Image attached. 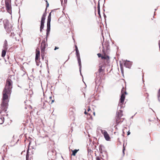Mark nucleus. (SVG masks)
<instances>
[{"instance_id": "14", "label": "nucleus", "mask_w": 160, "mask_h": 160, "mask_svg": "<svg viewBox=\"0 0 160 160\" xmlns=\"http://www.w3.org/2000/svg\"><path fill=\"white\" fill-rule=\"evenodd\" d=\"M44 22H41V25L40 26V31L42 32V29H43L44 27Z\"/></svg>"}, {"instance_id": "42", "label": "nucleus", "mask_w": 160, "mask_h": 160, "mask_svg": "<svg viewBox=\"0 0 160 160\" xmlns=\"http://www.w3.org/2000/svg\"><path fill=\"white\" fill-rule=\"evenodd\" d=\"M97 130H102L99 127V128H97Z\"/></svg>"}, {"instance_id": "18", "label": "nucleus", "mask_w": 160, "mask_h": 160, "mask_svg": "<svg viewBox=\"0 0 160 160\" xmlns=\"http://www.w3.org/2000/svg\"><path fill=\"white\" fill-rule=\"evenodd\" d=\"M120 69L121 70V73L122 76L124 77V70L122 66L121 65V64H120Z\"/></svg>"}, {"instance_id": "4", "label": "nucleus", "mask_w": 160, "mask_h": 160, "mask_svg": "<svg viewBox=\"0 0 160 160\" xmlns=\"http://www.w3.org/2000/svg\"><path fill=\"white\" fill-rule=\"evenodd\" d=\"M51 13L52 12H51L49 13L48 17L47 22V29H46V41H47L48 37L49 35L50 31V22L51 21Z\"/></svg>"}, {"instance_id": "53", "label": "nucleus", "mask_w": 160, "mask_h": 160, "mask_svg": "<svg viewBox=\"0 0 160 160\" xmlns=\"http://www.w3.org/2000/svg\"><path fill=\"white\" fill-rule=\"evenodd\" d=\"M69 56H68V59L67 60H68V59H69Z\"/></svg>"}, {"instance_id": "64", "label": "nucleus", "mask_w": 160, "mask_h": 160, "mask_svg": "<svg viewBox=\"0 0 160 160\" xmlns=\"http://www.w3.org/2000/svg\"><path fill=\"white\" fill-rule=\"evenodd\" d=\"M61 1H62V0H61ZM61 2H62V1H61Z\"/></svg>"}, {"instance_id": "63", "label": "nucleus", "mask_w": 160, "mask_h": 160, "mask_svg": "<svg viewBox=\"0 0 160 160\" xmlns=\"http://www.w3.org/2000/svg\"><path fill=\"white\" fill-rule=\"evenodd\" d=\"M142 81H143V82H144V81H143V79H142Z\"/></svg>"}, {"instance_id": "19", "label": "nucleus", "mask_w": 160, "mask_h": 160, "mask_svg": "<svg viewBox=\"0 0 160 160\" xmlns=\"http://www.w3.org/2000/svg\"><path fill=\"white\" fill-rule=\"evenodd\" d=\"M78 151H79V149H75L74 150H72V155L75 156L76 155V153H77Z\"/></svg>"}, {"instance_id": "55", "label": "nucleus", "mask_w": 160, "mask_h": 160, "mask_svg": "<svg viewBox=\"0 0 160 160\" xmlns=\"http://www.w3.org/2000/svg\"><path fill=\"white\" fill-rule=\"evenodd\" d=\"M30 143H31V142H30L29 143V145L30 144Z\"/></svg>"}, {"instance_id": "22", "label": "nucleus", "mask_w": 160, "mask_h": 160, "mask_svg": "<svg viewBox=\"0 0 160 160\" xmlns=\"http://www.w3.org/2000/svg\"><path fill=\"white\" fill-rule=\"evenodd\" d=\"M160 97V88L159 89L158 92V100L159 102H160V99L159 98Z\"/></svg>"}, {"instance_id": "17", "label": "nucleus", "mask_w": 160, "mask_h": 160, "mask_svg": "<svg viewBox=\"0 0 160 160\" xmlns=\"http://www.w3.org/2000/svg\"><path fill=\"white\" fill-rule=\"evenodd\" d=\"M130 132H129V131H128V132L127 131H126V132H124V131H123V136H128L130 134Z\"/></svg>"}, {"instance_id": "35", "label": "nucleus", "mask_w": 160, "mask_h": 160, "mask_svg": "<svg viewBox=\"0 0 160 160\" xmlns=\"http://www.w3.org/2000/svg\"><path fill=\"white\" fill-rule=\"evenodd\" d=\"M99 81V80L98 81V79H95V83H96V84H98V82Z\"/></svg>"}, {"instance_id": "23", "label": "nucleus", "mask_w": 160, "mask_h": 160, "mask_svg": "<svg viewBox=\"0 0 160 160\" xmlns=\"http://www.w3.org/2000/svg\"><path fill=\"white\" fill-rule=\"evenodd\" d=\"M45 19H46V17L42 16V18H41V22H44Z\"/></svg>"}, {"instance_id": "47", "label": "nucleus", "mask_w": 160, "mask_h": 160, "mask_svg": "<svg viewBox=\"0 0 160 160\" xmlns=\"http://www.w3.org/2000/svg\"><path fill=\"white\" fill-rule=\"evenodd\" d=\"M79 71H80V75H81L82 76V73H81V71H80L79 70Z\"/></svg>"}, {"instance_id": "7", "label": "nucleus", "mask_w": 160, "mask_h": 160, "mask_svg": "<svg viewBox=\"0 0 160 160\" xmlns=\"http://www.w3.org/2000/svg\"><path fill=\"white\" fill-rule=\"evenodd\" d=\"M76 56L77 58V59L78 61V65L79 67V69H80V71H81V60L80 57V55L79 52L78 50H76Z\"/></svg>"}, {"instance_id": "30", "label": "nucleus", "mask_w": 160, "mask_h": 160, "mask_svg": "<svg viewBox=\"0 0 160 160\" xmlns=\"http://www.w3.org/2000/svg\"><path fill=\"white\" fill-rule=\"evenodd\" d=\"M67 89V92L68 94H69V92L70 91L71 89L69 87H68V88Z\"/></svg>"}, {"instance_id": "31", "label": "nucleus", "mask_w": 160, "mask_h": 160, "mask_svg": "<svg viewBox=\"0 0 160 160\" xmlns=\"http://www.w3.org/2000/svg\"><path fill=\"white\" fill-rule=\"evenodd\" d=\"M97 55L99 58L101 57H101L102 56L101 54L100 53H98L97 54Z\"/></svg>"}, {"instance_id": "25", "label": "nucleus", "mask_w": 160, "mask_h": 160, "mask_svg": "<svg viewBox=\"0 0 160 160\" xmlns=\"http://www.w3.org/2000/svg\"><path fill=\"white\" fill-rule=\"evenodd\" d=\"M103 70V69H102V66H99V68L98 69V72L99 73L101 72Z\"/></svg>"}, {"instance_id": "49", "label": "nucleus", "mask_w": 160, "mask_h": 160, "mask_svg": "<svg viewBox=\"0 0 160 160\" xmlns=\"http://www.w3.org/2000/svg\"><path fill=\"white\" fill-rule=\"evenodd\" d=\"M31 91L32 92V94L33 92H32V90H31H31H30V92Z\"/></svg>"}, {"instance_id": "13", "label": "nucleus", "mask_w": 160, "mask_h": 160, "mask_svg": "<svg viewBox=\"0 0 160 160\" xmlns=\"http://www.w3.org/2000/svg\"><path fill=\"white\" fill-rule=\"evenodd\" d=\"M7 49H4L2 50V57H4L6 55L7 51Z\"/></svg>"}, {"instance_id": "29", "label": "nucleus", "mask_w": 160, "mask_h": 160, "mask_svg": "<svg viewBox=\"0 0 160 160\" xmlns=\"http://www.w3.org/2000/svg\"><path fill=\"white\" fill-rule=\"evenodd\" d=\"M0 119L2 120V122H1L0 123V124H2L4 122V118L3 117H1Z\"/></svg>"}, {"instance_id": "52", "label": "nucleus", "mask_w": 160, "mask_h": 160, "mask_svg": "<svg viewBox=\"0 0 160 160\" xmlns=\"http://www.w3.org/2000/svg\"><path fill=\"white\" fill-rule=\"evenodd\" d=\"M93 114L94 115H95V112H93Z\"/></svg>"}, {"instance_id": "59", "label": "nucleus", "mask_w": 160, "mask_h": 160, "mask_svg": "<svg viewBox=\"0 0 160 160\" xmlns=\"http://www.w3.org/2000/svg\"><path fill=\"white\" fill-rule=\"evenodd\" d=\"M71 130H73V129H72V128L71 129Z\"/></svg>"}, {"instance_id": "16", "label": "nucleus", "mask_w": 160, "mask_h": 160, "mask_svg": "<svg viewBox=\"0 0 160 160\" xmlns=\"http://www.w3.org/2000/svg\"><path fill=\"white\" fill-rule=\"evenodd\" d=\"M99 1H98V12L99 15H100V5L99 3Z\"/></svg>"}, {"instance_id": "56", "label": "nucleus", "mask_w": 160, "mask_h": 160, "mask_svg": "<svg viewBox=\"0 0 160 160\" xmlns=\"http://www.w3.org/2000/svg\"><path fill=\"white\" fill-rule=\"evenodd\" d=\"M156 10H157V9H155V11H156Z\"/></svg>"}, {"instance_id": "50", "label": "nucleus", "mask_w": 160, "mask_h": 160, "mask_svg": "<svg viewBox=\"0 0 160 160\" xmlns=\"http://www.w3.org/2000/svg\"><path fill=\"white\" fill-rule=\"evenodd\" d=\"M149 121H150V122H151V120L150 119H149Z\"/></svg>"}, {"instance_id": "45", "label": "nucleus", "mask_w": 160, "mask_h": 160, "mask_svg": "<svg viewBox=\"0 0 160 160\" xmlns=\"http://www.w3.org/2000/svg\"><path fill=\"white\" fill-rule=\"evenodd\" d=\"M65 3H67V0H64Z\"/></svg>"}, {"instance_id": "37", "label": "nucleus", "mask_w": 160, "mask_h": 160, "mask_svg": "<svg viewBox=\"0 0 160 160\" xmlns=\"http://www.w3.org/2000/svg\"><path fill=\"white\" fill-rule=\"evenodd\" d=\"M58 48H58V47L55 46V48H54V50H56L58 49Z\"/></svg>"}, {"instance_id": "32", "label": "nucleus", "mask_w": 160, "mask_h": 160, "mask_svg": "<svg viewBox=\"0 0 160 160\" xmlns=\"http://www.w3.org/2000/svg\"><path fill=\"white\" fill-rule=\"evenodd\" d=\"M46 8L47 9V8L48 7L49 5V3H48V1H46Z\"/></svg>"}, {"instance_id": "60", "label": "nucleus", "mask_w": 160, "mask_h": 160, "mask_svg": "<svg viewBox=\"0 0 160 160\" xmlns=\"http://www.w3.org/2000/svg\"><path fill=\"white\" fill-rule=\"evenodd\" d=\"M103 11H105V10L104 9H103Z\"/></svg>"}, {"instance_id": "48", "label": "nucleus", "mask_w": 160, "mask_h": 160, "mask_svg": "<svg viewBox=\"0 0 160 160\" xmlns=\"http://www.w3.org/2000/svg\"><path fill=\"white\" fill-rule=\"evenodd\" d=\"M52 98V97L51 96H50V97H49V98H50V99H51V98Z\"/></svg>"}, {"instance_id": "21", "label": "nucleus", "mask_w": 160, "mask_h": 160, "mask_svg": "<svg viewBox=\"0 0 160 160\" xmlns=\"http://www.w3.org/2000/svg\"><path fill=\"white\" fill-rule=\"evenodd\" d=\"M40 52L39 51V49H36V55H39L40 56Z\"/></svg>"}, {"instance_id": "43", "label": "nucleus", "mask_w": 160, "mask_h": 160, "mask_svg": "<svg viewBox=\"0 0 160 160\" xmlns=\"http://www.w3.org/2000/svg\"><path fill=\"white\" fill-rule=\"evenodd\" d=\"M84 114H87L88 113L87 112H86V110H85V112H84Z\"/></svg>"}, {"instance_id": "58", "label": "nucleus", "mask_w": 160, "mask_h": 160, "mask_svg": "<svg viewBox=\"0 0 160 160\" xmlns=\"http://www.w3.org/2000/svg\"><path fill=\"white\" fill-rule=\"evenodd\" d=\"M155 12H154V15H155Z\"/></svg>"}, {"instance_id": "24", "label": "nucleus", "mask_w": 160, "mask_h": 160, "mask_svg": "<svg viewBox=\"0 0 160 160\" xmlns=\"http://www.w3.org/2000/svg\"><path fill=\"white\" fill-rule=\"evenodd\" d=\"M40 56L39 55H36L35 58V61H37V60H39L38 59L40 57Z\"/></svg>"}, {"instance_id": "57", "label": "nucleus", "mask_w": 160, "mask_h": 160, "mask_svg": "<svg viewBox=\"0 0 160 160\" xmlns=\"http://www.w3.org/2000/svg\"><path fill=\"white\" fill-rule=\"evenodd\" d=\"M99 16L100 17H101V15H100H100H99Z\"/></svg>"}, {"instance_id": "6", "label": "nucleus", "mask_w": 160, "mask_h": 160, "mask_svg": "<svg viewBox=\"0 0 160 160\" xmlns=\"http://www.w3.org/2000/svg\"><path fill=\"white\" fill-rule=\"evenodd\" d=\"M5 5L6 9L7 12L10 14H11L12 7L11 5V2H5Z\"/></svg>"}, {"instance_id": "38", "label": "nucleus", "mask_w": 160, "mask_h": 160, "mask_svg": "<svg viewBox=\"0 0 160 160\" xmlns=\"http://www.w3.org/2000/svg\"><path fill=\"white\" fill-rule=\"evenodd\" d=\"M125 150V148H124V145H123V153L124 154V151Z\"/></svg>"}, {"instance_id": "10", "label": "nucleus", "mask_w": 160, "mask_h": 160, "mask_svg": "<svg viewBox=\"0 0 160 160\" xmlns=\"http://www.w3.org/2000/svg\"><path fill=\"white\" fill-rule=\"evenodd\" d=\"M125 67L128 68H130L132 64L131 62L129 61L126 60L124 63Z\"/></svg>"}, {"instance_id": "51", "label": "nucleus", "mask_w": 160, "mask_h": 160, "mask_svg": "<svg viewBox=\"0 0 160 160\" xmlns=\"http://www.w3.org/2000/svg\"><path fill=\"white\" fill-rule=\"evenodd\" d=\"M18 87H20V88H21V87H20V86H19V85H18Z\"/></svg>"}, {"instance_id": "27", "label": "nucleus", "mask_w": 160, "mask_h": 160, "mask_svg": "<svg viewBox=\"0 0 160 160\" xmlns=\"http://www.w3.org/2000/svg\"><path fill=\"white\" fill-rule=\"evenodd\" d=\"M46 10H47V9L46 8V9H45V12L43 13V15H42V16L46 17V16L47 15Z\"/></svg>"}, {"instance_id": "36", "label": "nucleus", "mask_w": 160, "mask_h": 160, "mask_svg": "<svg viewBox=\"0 0 160 160\" xmlns=\"http://www.w3.org/2000/svg\"><path fill=\"white\" fill-rule=\"evenodd\" d=\"M5 2H11V0H5Z\"/></svg>"}, {"instance_id": "44", "label": "nucleus", "mask_w": 160, "mask_h": 160, "mask_svg": "<svg viewBox=\"0 0 160 160\" xmlns=\"http://www.w3.org/2000/svg\"><path fill=\"white\" fill-rule=\"evenodd\" d=\"M90 110V108L89 107V108L88 109V111L89 112Z\"/></svg>"}, {"instance_id": "3", "label": "nucleus", "mask_w": 160, "mask_h": 160, "mask_svg": "<svg viewBox=\"0 0 160 160\" xmlns=\"http://www.w3.org/2000/svg\"><path fill=\"white\" fill-rule=\"evenodd\" d=\"M124 88L123 87L122 89L121 92V95L119 100V104L118 105V107H120V108L121 109L123 107V102L125 99V94H127V93L126 91H124Z\"/></svg>"}, {"instance_id": "12", "label": "nucleus", "mask_w": 160, "mask_h": 160, "mask_svg": "<svg viewBox=\"0 0 160 160\" xmlns=\"http://www.w3.org/2000/svg\"><path fill=\"white\" fill-rule=\"evenodd\" d=\"M8 42L6 40H5L4 42V43L3 45V48L4 49H8Z\"/></svg>"}, {"instance_id": "26", "label": "nucleus", "mask_w": 160, "mask_h": 160, "mask_svg": "<svg viewBox=\"0 0 160 160\" xmlns=\"http://www.w3.org/2000/svg\"><path fill=\"white\" fill-rule=\"evenodd\" d=\"M44 53H45L41 52V57H42V60H44V56H45Z\"/></svg>"}, {"instance_id": "34", "label": "nucleus", "mask_w": 160, "mask_h": 160, "mask_svg": "<svg viewBox=\"0 0 160 160\" xmlns=\"http://www.w3.org/2000/svg\"><path fill=\"white\" fill-rule=\"evenodd\" d=\"M103 13V16H104V19H105V20H106V15L105 14V13L104 12Z\"/></svg>"}, {"instance_id": "39", "label": "nucleus", "mask_w": 160, "mask_h": 160, "mask_svg": "<svg viewBox=\"0 0 160 160\" xmlns=\"http://www.w3.org/2000/svg\"><path fill=\"white\" fill-rule=\"evenodd\" d=\"M96 160H101L100 158L98 157L96 158Z\"/></svg>"}, {"instance_id": "40", "label": "nucleus", "mask_w": 160, "mask_h": 160, "mask_svg": "<svg viewBox=\"0 0 160 160\" xmlns=\"http://www.w3.org/2000/svg\"><path fill=\"white\" fill-rule=\"evenodd\" d=\"M15 38L16 39V41H19V39L18 38H17L15 37Z\"/></svg>"}, {"instance_id": "9", "label": "nucleus", "mask_w": 160, "mask_h": 160, "mask_svg": "<svg viewBox=\"0 0 160 160\" xmlns=\"http://www.w3.org/2000/svg\"><path fill=\"white\" fill-rule=\"evenodd\" d=\"M46 48V41L45 40H44L42 41L41 44V52L45 53Z\"/></svg>"}, {"instance_id": "1", "label": "nucleus", "mask_w": 160, "mask_h": 160, "mask_svg": "<svg viewBox=\"0 0 160 160\" xmlns=\"http://www.w3.org/2000/svg\"><path fill=\"white\" fill-rule=\"evenodd\" d=\"M12 82L11 79L8 78L6 81V84L3 91L2 102L1 104V108L2 110L5 112L7 111L9 102L8 96L11 93V90L12 88Z\"/></svg>"}, {"instance_id": "33", "label": "nucleus", "mask_w": 160, "mask_h": 160, "mask_svg": "<svg viewBox=\"0 0 160 160\" xmlns=\"http://www.w3.org/2000/svg\"><path fill=\"white\" fill-rule=\"evenodd\" d=\"M46 107V106L45 105V103L44 102H43V108H45Z\"/></svg>"}, {"instance_id": "62", "label": "nucleus", "mask_w": 160, "mask_h": 160, "mask_svg": "<svg viewBox=\"0 0 160 160\" xmlns=\"http://www.w3.org/2000/svg\"><path fill=\"white\" fill-rule=\"evenodd\" d=\"M11 76V77H14V76Z\"/></svg>"}, {"instance_id": "46", "label": "nucleus", "mask_w": 160, "mask_h": 160, "mask_svg": "<svg viewBox=\"0 0 160 160\" xmlns=\"http://www.w3.org/2000/svg\"><path fill=\"white\" fill-rule=\"evenodd\" d=\"M54 102V100H52V102L51 103V104H52L53 102Z\"/></svg>"}, {"instance_id": "8", "label": "nucleus", "mask_w": 160, "mask_h": 160, "mask_svg": "<svg viewBox=\"0 0 160 160\" xmlns=\"http://www.w3.org/2000/svg\"><path fill=\"white\" fill-rule=\"evenodd\" d=\"M102 45L103 48L102 52H104V50L105 49L108 51L109 49V42L108 41L106 42H103L102 43Z\"/></svg>"}, {"instance_id": "20", "label": "nucleus", "mask_w": 160, "mask_h": 160, "mask_svg": "<svg viewBox=\"0 0 160 160\" xmlns=\"http://www.w3.org/2000/svg\"><path fill=\"white\" fill-rule=\"evenodd\" d=\"M29 157V149H28L27 151V154L26 155V160H28V158Z\"/></svg>"}, {"instance_id": "5", "label": "nucleus", "mask_w": 160, "mask_h": 160, "mask_svg": "<svg viewBox=\"0 0 160 160\" xmlns=\"http://www.w3.org/2000/svg\"><path fill=\"white\" fill-rule=\"evenodd\" d=\"M102 133L107 141H109L111 140V136L113 135L112 131H101Z\"/></svg>"}, {"instance_id": "2", "label": "nucleus", "mask_w": 160, "mask_h": 160, "mask_svg": "<svg viewBox=\"0 0 160 160\" xmlns=\"http://www.w3.org/2000/svg\"><path fill=\"white\" fill-rule=\"evenodd\" d=\"M3 22L4 24V28L5 29L7 32L8 33L11 32L10 36H14L15 34L13 32L11 31L12 30V26L11 23H9L7 19H5L3 21Z\"/></svg>"}, {"instance_id": "61", "label": "nucleus", "mask_w": 160, "mask_h": 160, "mask_svg": "<svg viewBox=\"0 0 160 160\" xmlns=\"http://www.w3.org/2000/svg\"><path fill=\"white\" fill-rule=\"evenodd\" d=\"M33 69H32V71H33Z\"/></svg>"}, {"instance_id": "28", "label": "nucleus", "mask_w": 160, "mask_h": 160, "mask_svg": "<svg viewBox=\"0 0 160 160\" xmlns=\"http://www.w3.org/2000/svg\"><path fill=\"white\" fill-rule=\"evenodd\" d=\"M36 65L37 66H38L39 65V63L40 62L39 60H37V61H35Z\"/></svg>"}, {"instance_id": "15", "label": "nucleus", "mask_w": 160, "mask_h": 160, "mask_svg": "<svg viewBox=\"0 0 160 160\" xmlns=\"http://www.w3.org/2000/svg\"><path fill=\"white\" fill-rule=\"evenodd\" d=\"M101 58L102 59L108 60L109 59V57L108 55H103L101 57Z\"/></svg>"}, {"instance_id": "41", "label": "nucleus", "mask_w": 160, "mask_h": 160, "mask_svg": "<svg viewBox=\"0 0 160 160\" xmlns=\"http://www.w3.org/2000/svg\"><path fill=\"white\" fill-rule=\"evenodd\" d=\"M78 50V49L77 46L76 45L75 46V50H76H76Z\"/></svg>"}, {"instance_id": "54", "label": "nucleus", "mask_w": 160, "mask_h": 160, "mask_svg": "<svg viewBox=\"0 0 160 160\" xmlns=\"http://www.w3.org/2000/svg\"><path fill=\"white\" fill-rule=\"evenodd\" d=\"M2 112V111L0 110V113H1Z\"/></svg>"}, {"instance_id": "11", "label": "nucleus", "mask_w": 160, "mask_h": 160, "mask_svg": "<svg viewBox=\"0 0 160 160\" xmlns=\"http://www.w3.org/2000/svg\"><path fill=\"white\" fill-rule=\"evenodd\" d=\"M122 115V110H120L119 112H118L117 114V118L116 120V122L117 123L118 122V119H119Z\"/></svg>"}]
</instances>
